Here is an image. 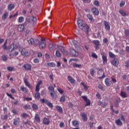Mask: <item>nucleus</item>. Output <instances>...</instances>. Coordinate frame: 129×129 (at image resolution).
<instances>
[{"label":"nucleus","mask_w":129,"mask_h":129,"mask_svg":"<svg viewBox=\"0 0 129 129\" xmlns=\"http://www.w3.org/2000/svg\"><path fill=\"white\" fill-rule=\"evenodd\" d=\"M77 24L78 27L80 28V29H81V30L86 32V34L87 35L89 34V31H90V29H89V26H88L87 24H85L84 21H83V20H78L77 21Z\"/></svg>","instance_id":"f257e3e1"},{"label":"nucleus","mask_w":129,"mask_h":129,"mask_svg":"<svg viewBox=\"0 0 129 129\" xmlns=\"http://www.w3.org/2000/svg\"><path fill=\"white\" fill-rule=\"evenodd\" d=\"M40 49H44L46 47V40L44 38H42L40 41L39 39H36L34 40V45H39Z\"/></svg>","instance_id":"f03ea898"},{"label":"nucleus","mask_w":129,"mask_h":129,"mask_svg":"<svg viewBox=\"0 0 129 129\" xmlns=\"http://www.w3.org/2000/svg\"><path fill=\"white\" fill-rule=\"evenodd\" d=\"M8 44V39H7L3 45V49L4 50H7L8 49L9 51L10 52H13L14 50H15V45L14 44H11L10 46H9L8 47L7 46V44Z\"/></svg>","instance_id":"7ed1b4c3"},{"label":"nucleus","mask_w":129,"mask_h":129,"mask_svg":"<svg viewBox=\"0 0 129 129\" xmlns=\"http://www.w3.org/2000/svg\"><path fill=\"white\" fill-rule=\"evenodd\" d=\"M40 101L41 103H45V104H46V105H48L49 107L52 108L53 106V104H52V103L50 102L49 101L45 99H41Z\"/></svg>","instance_id":"20e7f679"},{"label":"nucleus","mask_w":129,"mask_h":129,"mask_svg":"<svg viewBox=\"0 0 129 129\" xmlns=\"http://www.w3.org/2000/svg\"><path fill=\"white\" fill-rule=\"evenodd\" d=\"M82 98H83V100H84V101L86 102V104L85 105V107H86V106H90V105L91 104V101H90V100L87 98V97H86V96H82Z\"/></svg>","instance_id":"39448f33"},{"label":"nucleus","mask_w":129,"mask_h":129,"mask_svg":"<svg viewBox=\"0 0 129 129\" xmlns=\"http://www.w3.org/2000/svg\"><path fill=\"white\" fill-rule=\"evenodd\" d=\"M19 51L21 52V54L22 56H24L25 57H27V56H29V52H28L26 49L23 48H20Z\"/></svg>","instance_id":"423d86ee"},{"label":"nucleus","mask_w":129,"mask_h":129,"mask_svg":"<svg viewBox=\"0 0 129 129\" xmlns=\"http://www.w3.org/2000/svg\"><path fill=\"white\" fill-rule=\"evenodd\" d=\"M91 12L93 13L94 16H98L99 15V11H98V9H97L96 7H93L91 9Z\"/></svg>","instance_id":"0eeeda50"},{"label":"nucleus","mask_w":129,"mask_h":129,"mask_svg":"<svg viewBox=\"0 0 129 129\" xmlns=\"http://www.w3.org/2000/svg\"><path fill=\"white\" fill-rule=\"evenodd\" d=\"M70 51L71 55H72L73 57H77V56H78V52L76 51L75 49H70Z\"/></svg>","instance_id":"6e6552de"},{"label":"nucleus","mask_w":129,"mask_h":129,"mask_svg":"<svg viewBox=\"0 0 129 129\" xmlns=\"http://www.w3.org/2000/svg\"><path fill=\"white\" fill-rule=\"evenodd\" d=\"M105 84L106 86H110L112 84V82L110 79L107 78L105 79Z\"/></svg>","instance_id":"1a4fd4ad"},{"label":"nucleus","mask_w":129,"mask_h":129,"mask_svg":"<svg viewBox=\"0 0 129 129\" xmlns=\"http://www.w3.org/2000/svg\"><path fill=\"white\" fill-rule=\"evenodd\" d=\"M112 65L113 66H118V63L119 62L118 61V59L116 58H114L113 60L111 61Z\"/></svg>","instance_id":"9d476101"},{"label":"nucleus","mask_w":129,"mask_h":129,"mask_svg":"<svg viewBox=\"0 0 129 129\" xmlns=\"http://www.w3.org/2000/svg\"><path fill=\"white\" fill-rule=\"evenodd\" d=\"M80 115L83 120V121H87V114L85 112H81Z\"/></svg>","instance_id":"9b49d317"},{"label":"nucleus","mask_w":129,"mask_h":129,"mask_svg":"<svg viewBox=\"0 0 129 129\" xmlns=\"http://www.w3.org/2000/svg\"><path fill=\"white\" fill-rule=\"evenodd\" d=\"M93 44L95 45V48L96 50H98L99 49V46H100V44L99 43V41L98 40H94L93 41Z\"/></svg>","instance_id":"f8f14e48"},{"label":"nucleus","mask_w":129,"mask_h":129,"mask_svg":"<svg viewBox=\"0 0 129 129\" xmlns=\"http://www.w3.org/2000/svg\"><path fill=\"white\" fill-rule=\"evenodd\" d=\"M23 67L24 68H25V69H26V70H28L29 71H31V70H32V66L30 64V63L25 64L23 66Z\"/></svg>","instance_id":"ddd939ff"},{"label":"nucleus","mask_w":129,"mask_h":129,"mask_svg":"<svg viewBox=\"0 0 129 129\" xmlns=\"http://www.w3.org/2000/svg\"><path fill=\"white\" fill-rule=\"evenodd\" d=\"M49 93L52 98H53L54 99H56L57 98L58 95H57V93L55 92V91L49 92Z\"/></svg>","instance_id":"4468645a"},{"label":"nucleus","mask_w":129,"mask_h":129,"mask_svg":"<svg viewBox=\"0 0 129 129\" xmlns=\"http://www.w3.org/2000/svg\"><path fill=\"white\" fill-rule=\"evenodd\" d=\"M104 25L105 26V29H106L107 31L110 30V26H109V24L108 23V22H107V21H104Z\"/></svg>","instance_id":"2eb2a0df"},{"label":"nucleus","mask_w":129,"mask_h":129,"mask_svg":"<svg viewBox=\"0 0 129 129\" xmlns=\"http://www.w3.org/2000/svg\"><path fill=\"white\" fill-rule=\"evenodd\" d=\"M20 121L21 120L19 117L16 118L14 119L13 124H14V125H18V124H20Z\"/></svg>","instance_id":"dca6fc26"},{"label":"nucleus","mask_w":129,"mask_h":129,"mask_svg":"<svg viewBox=\"0 0 129 129\" xmlns=\"http://www.w3.org/2000/svg\"><path fill=\"white\" fill-rule=\"evenodd\" d=\"M58 49L62 52V53H64L65 55H68V52L65 50H64V48L62 47L61 46H57Z\"/></svg>","instance_id":"f3484780"},{"label":"nucleus","mask_w":129,"mask_h":129,"mask_svg":"<svg viewBox=\"0 0 129 129\" xmlns=\"http://www.w3.org/2000/svg\"><path fill=\"white\" fill-rule=\"evenodd\" d=\"M43 122L44 124L49 125V124H50V119L48 118L44 117L43 120Z\"/></svg>","instance_id":"a211bd4d"},{"label":"nucleus","mask_w":129,"mask_h":129,"mask_svg":"<svg viewBox=\"0 0 129 129\" xmlns=\"http://www.w3.org/2000/svg\"><path fill=\"white\" fill-rule=\"evenodd\" d=\"M119 13L122 16V17H125V16L128 15V14H127V13H126V11L122 9L119 10Z\"/></svg>","instance_id":"6ab92c4d"},{"label":"nucleus","mask_w":129,"mask_h":129,"mask_svg":"<svg viewBox=\"0 0 129 129\" xmlns=\"http://www.w3.org/2000/svg\"><path fill=\"white\" fill-rule=\"evenodd\" d=\"M17 30L19 32H23L25 30V26L23 24L19 25Z\"/></svg>","instance_id":"aec40b11"},{"label":"nucleus","mask_w":129,"mask_h":129,"mask_svg":"<svg viewBox=\"0 0 129 129\" xmlns=\"http://www.w3.org/2000/svg\"><path fill=\"white\" fill-rule=\"evenodd\" d=\"M14 9H15L14 4H10L9 5V6L8 7V11H9L10 12H12V11H13V10H14Z\"/></svg>","instance_id":"412c9836"},{"label":"nucleus","mask_w":129,"mask_h":129,"mask_svg":"<svg viewBox=\"0 0 129 129\" xmlns=\"http://www.w3.org/2000/svg\"><path fill=\"white\" fill-rule=\"evenodd\" d=\"M34 118L36 121H37V122H38V123H40L41 122V118H40V116H39V114H36Z\"/></svg>","instance_id":"4be33fe9"},{"label":"nucleus","mask_w":129,"mask_h":129,"mask_svg":"<svg viewBox=\"0 0 129 129\" xmlns=\"http://www.w3.org/2000/svg\"><path fill=\"white\" fill-rule=\"evenodd\" d=\"M68 78L69 82H70V83H71L72 84H73L75 82V80L73 79L72 77L69 76L68 77Z\"/></svg>","instance_id":"5701e85b"},{"label":"nucleus","mask_w":129,"mask_h":129,"mask_svg":"<svg viewBox=\"0 0 129 129\" xmlns=\"http://www.w3.org/2000/svg\"><path fill=\"white\" fill-rule=\"evenodd\" d=\"M120 96L122 97V98H126V97H127V94L125 92L121 91Z\"/></svg>","instance_id":"b1692460"},{"label":"nucleus","mask_w":129,"mask_h":129,"mask_svg":"<svg viewBox=\"0 0 129 129\" xmlns=\"http://www.w3.org/2000/svg\"><path fill=\"white\" fill-rule=\"evenodd\" d=\"M20 90L24 93H27L28 92V89L24 86L20 87Z\"/></svg>","instance_id":"393cba45"},{"label":"nucleus","mask_w":129,"mask_h":129,"mask_svg":"<svg viewBox=\"0 0 129 129\" xmlns=\"http://www.w3.org/2000/svg\"><path fill=\"white\" fill-rule=\"evenodd\" d=\"M115 122L116 124H117V125H119L120 126H121V125H122V122L120 120V119H118L116 120L115 121Z\"/></svg>","instance_id":"a878e982"},{"label":"nucleus","mask_w":129,"mask_h":129,"mask_svg":"<svg viewBox=\"0 0 129 129\" xmlns=\"http://www.w3.org/2000/svg\"><path fill=\"white\" fill-rule=\"evenodd\" d=\"M56 108L59 113H63V108L60 106H56Z\"/></svg>","instance_id":"bb28decb"},{"label":"nucleus","mask_w":129,"mask_h":129,"mask_svg":"<svg viewBox=\"0 0 129 129\" xmlns=\"http://www.w3.org/2000/svg\"><path fill=\"white\" fill-rule=\"evenodd\" d=\"M9 17V12H6L2 16L3 20H6V19Z\"/></svg>","instance_id":"cd10ccee"},{"label":"nucleus","mask_w":129,"mask_h":129,"mask_svg":"<svg viewBox=\"0 0 129 129\" xmlns=\"http://www.w3.org/2000/svg\"><path fill=\"white\" fill-rule=\"evenodd\" d=\"M102 58L103 59V64H106V63H107V57L105 55H103L102 56Z\"/></svg>","instance_id":"c85d7f7f"},{"label":"nucleus","mask_w":129,"mask_h":129,"mask_svg":"<svg viewBox=\"0 0 129 129\" xmlns=\"http://www.w3.org/2000/svg\"><path fill=\"white\" fill-rule=\"evenodd\" d=\"M47 65L48 67H55V66H56V63L54 62H51L47 63Z\"/></svg>","instance_id":"c756f323"},{"label":"nucleus","mask_w":129,"mask_h":129,"mask_svg":"<svg viewBox=\"0 0 129 129\" xmlns=\"http://www.w3.org/2000/svg\"><path fill=\"white\" fill-rule=\"evenodd\" d=\"M87 17L90 22H92V21H94V19H93V17L92 16V15L88 14L87 15Z\"/></svg>","instance_id":"7c9ffc66"},{"label":"nucleus","mask_w":129,"mask_h":129,"mask_svg":"<svg viewBox=\"0 0 129 129\" xmlns=\"http://www.w3.org/2000/svg\"><path fill=\"white\" fill-rule=\"evenodd\" d=\"M28 42L29 45H34V43H35V40L33 39V38H31L28 41Z\"/></svg>","instance_id":"2f4dec72"},{"label":"nucleus","mask_w":129,"mask_h":129,"mask_svg":"<svg viewBox=\"0 0 129 129\" xmlns=\"http://www.w3.org/2000/svg\"><path fill=\"white\" fill-rule=\"evenodd\" d=\"M66 99V96H65V95H63L60 97L59 99V101L60 102H65Z\"/></svg>","instance_id":"473e14b6"},{"label":"nucleus","mask_w":129,"mask_h":129,"mask_svg":"<svg viewBox=\"0 0 129 129\" xmlns=\"http://www.w3.org/2000/svg\"><path fill=\"white\" fill-rule=\"evenodd\" d=\"M82 65L80 64H77L76 63H74L73 64V67L74 68H80V67H81Z\"/></svg>","instance_id":"72a5a7b5"},{"label":"nucleus","mask_w":129,"mask_h":129,"mask_svg":"<svg viewBox=\"0 0 129 129\" xmlns=\"http://www.w3.org/2000/svg\"><path fill=\"white\" fill-rule=\"evenodd\" d=\"M34 97H35V98H36V99H39L40 97H41L40 93H35V95H34Z\"/></svg>","instance_id":"f704fd0d"},{"label":"nucleus","mask_w":129,"mask_h":129,"mask_svg":"<svg viewBox=\"0 0 129 129\" xmlns=\"http://www.w3.org/2000/svg\"><path fill=\"white\" fill-rule=\"evenodd\" d=\"M32 108L33 109V110H38V105H37V104H33Z\"/></svg>","instance_id":"c9c22d12"},{"label":"nucleus","mask_w":129,"mask_h":129,"mask_svg":"<svg viewBox=\"0 0 129 129\" xmlns=\"http://www.w3.org/2000/svg\"><path fill=\"white\" fill-rule=\"evenodd\" d=\"M55 55L56 57H60L62 56V54H61V53H60V51H59V50H56L55 52Z\"/></svg>","instance_id":"e433bc0d"},{"label":"nucleus","mask_w":129,"mask_h":129,"mask_svg":"<svg viewBox=\"0 0 129 129\" xmlns=\"http://www.w3.org/2000/svg\"><path fill=\"white\" fill-rule=\"evenodd\" d=\"M90 73L91 75V76H94V73H95V72L94 71V69H91L90 70Z\"/></svg>","instance_id":"4c0bfd02"},{"label":"nucleus","mask_w":129,"mask_h":129,"mask_svg":"<svg viewBox=\"0 0 129 129\" xmlns=\"http://www.w3.org/2000/svg\"><path fill=\"white\" fill-rule=\"evenodd\" d=\"M93 5L95 7H99V2L97 0H95L93 3Z\"/></svg>","instance_id":"58836bf2"},{"label":"nucleus","mask_w":129,"mask_h":129,"mask_svg":"<svg viewBox=\"0 0 129 129\" xmlns=\"http://www.w3.org/2000/svg\"><path fill=\"white\" fill-rule=\"evenodd\" d=\"M25 85H26V86H27V87H28L30 89H33V86L30 85L29 82L28 83H26V84H25Z\"/></svg>","instance_id":"ea45409f"},{"label":"nucleus","mask_w":129,"mask_h":129,"mask_svg":"<svg viewBox=\"0 0 129 129\" xmlns=\"http://www.w3.org/2000/svg\"><path fill=\"white\" fill-rule=\"evenodd\" d=\"M54 49H55V46L52 44H49L50 51H53V50H54Z\"/></svg>","instance_id":"a19ab883"},{"label":"nucleus","mask_w":129,"mask_h":129,"mask_svg":"<svg viewBox=\"0 0 129 129\" xmlns=\"http://www.w3.org/2000/svg\"><path fill=\"white\" fill-rule=\"evenodd\" d=\"M25 20V18L23 17H20L19 18L18 22L19 23H23Z\"/></svg>","instance_id":"79ce46f5"},{"label":"nucleus","mask_w":129,"mask_h":129,"mask_svg":"<svg viewBox=\"0 0 129 129\" xmlns=\"http://www.w3.org/2000/svg\"><path fill=\"white\" fill-rule=\"evenodd\" d=\"M81 85H83V86H84V88L85 90H87L88 89V87H87V86H86L84 84V82H81Z\"/></svg>","instance_id":"37998d69"},{"label":"nucleus","mask_w":129,"mask_h":129,"mask_svg":"<svg viewBox=\"0 0 129 129\" xmlns=\"http://www.w3.org/2000/svg\"><path fill=\"white\" fill-rule=\"evenodd\" d=\"M21 117H23V118H25L26 117H28L29 116V115H28L26 113H23V114H21Z\"/></svg>","instance_id":"c03bdc74"},{"label":"nucleus","mask_w":129,"mask_h":129,"mask_svg":"<svg viewBox=\"0 0 129 129\" xmlns=\"http://www.w3.org/2000/svg\"><path fill=\"white\" fill-rule=\"evenodd\" d=\"M48 89L50 91L49 92H52V91H55L54 89V87H53L52 86H50L48 87Z\"/></svg>","instance_id":"a18cd8bd"},{"label":"nucleus","mask_w":129,"mask_h":129,"mask_svg":"<svg viewBox=\"0 0 129 129\" xmlns=\"http://www.w3.org/2000/svg\"><path fill=\"white\" fill-rule=\"evenodd\" d=\"M109 56L110 58H114L115 57V55L110 51L109 52Z\"/></svg>","instance_id":"49530a36"},{"label":"nucleus","mask_w":129,"mask_h":129,"mask_svg":"<svg viewBox=\"0 0 129 129\" xmlns=\"http://www.w3.org/2000/svg\"><path fill=\"white\" fill-rule=\"evenodd\" d=\"M73 124L74 126H77L78 124H79V122L78 121L75 120L73 122Z\"/></svg>","instance_id":"de8ad7c7"},{"label":"nucleus","mask_w":129,"mask_h":129,"mask_svg":"<svg viewBox=\"0 0 129 129\" xmlns=\"http://www.w3.org/2000/svg\"><path fill=\"white\" fill-rule=\"evenodd\" d=\"M96 96L98 99H101V95H100V93H99V92H97L96 93Z\"/></svg>","instance_id":"09e8293b"},{"label":"nucleus","mask_w":129,"mask_h":129,"mask_svg":"<svg viewBox=\"0 0 129 129\" xmlns=\"http://www.w3.org/2000/svg\"><path fill=\"white\" fill-rule=\"evenodd\" d=\"M92 57L93 58H95V59H97V58L98 57V56H97V55H96V53H92Z\"/></svg>","instance_id":"8fccbe9b"},{"label":"nucleus","mask_w":129,"mask_h":129,"mask_svg":"<svg viewBox=\"0 0 129 129\" xmlns=\"http://www.w3.org/2000/svg\"><path fill=\"white\" fill-rule=\"evenodd\" d=\"M7 70H8V71H10L11 72H12V71H14V67H8L7 68Z\"/></svg>","instance_id":"3c124183"},{"label":"nucleus","mask_w":129,"mask_h":129,"mask_svg":"<svg viewBox=\"0 0 129 129\" xmlns=\"http://www.w3.org/2000/svg\"><path fill=\"white\" fill-rule=\"evenodd\" d=\"M24 108L25 109H31V106L29 105H25Z\"/></svg>","instance_id":"603ef678"},{"label":"nucleus","mask_w":129,"mask_h":129,"mask_svg":"<svg viewBox=\"0 0 129 129\" xmlns=\"http://www.w3.org/2000/svg\"><path fill=\"white\" fill-rule=\"evenodd\" d=\"M57 90L60 94H62L64 92V91L61 88H57Z\"/></svg>","instance_id":"864d4df0"},{"label":"nucleus","mask_w":129,"mask_h":129,"mask_svg":"<svg viewBox=\"0 0 129 129\" xmlns=\"http://www.w3.org/2000/svg\"><path fill=\"white\" fill-rule=\"evenodd\" d=\"M39 91H40V86H38L37 85H36V88H35V91L36 92H38Z\"/></svg>","instance_id":"5fc2aeb1"},{"label":"nucleus","mask_w":129,"mask_h":129,"mask_svg":"<svg viewBox=\"0 0 129 129\" xmlns=\"http://www.w3.org/2000/svg\"><path fill=\"white\" fill-rule=\"evenodd\" d=\"M74 106V105H73V103H72V102H69L68 104V106L69 107H70V108H72Z\"/></svg>","instance_id":"6e6d98bb"},{"label":"nucleus","mask_w":129,"mask_h":129,"mask_svg":"<svg viewBox=\"0 0 129 129\" xmlns=\"http://www.w3.org/2000/svg\"><path fill=\"white\" fill-rule=\"evenodd\" d=\"M31 20L32 21L33 23H35V22L37 21V18L36 17L33 16L31 18Z\"/></svg>","instance_id":"4d7b16f0"},{"label":"nucleus","mask_w":129,"mask_h":129,"mask_svg":"<svg viewBox=\"0 0 129 129\" xmlns=\"http://www.w3.org/2000/svg\"><path fill=\"white\" fill-rule=\"evenodd\" d=\"M111 81L113 82V83H116V79L111 77Z\"/></svg>","instance_id":"13d9d810"},{"label":"nucleus","mask_w":129,"mask_h":129,"mask_svg":"<svg viewBox=\"0 0 129 129\" xmlns=\"http://www.w3.org/2000/svg\"><path fill=\"white\" fill-rule=\"evenodd\" d=\"M6 94L8 96H9V97H10V98H11V99H15V97H13V96H12V94H9V93H7Z\"/></svg>","instance_id":"bf43d9fd"},{"label":"nucleus","mask_w":129,"mask_h":129,"mask_svg":"<svg viewBox=\"0 0 129 129\" xmlns=\"http://www.w3.org/2000/svg\"><path fill=\"white\" fill-rule=\"evenodd\" d=\"M2 58L3 61H7V60H8V57L5 55L2 56Z\"/></svg>","instance_id":"052dcab7"},{"label":"nucleus","mask_w":129,"mask_h":129,"mask_svg":"<svg viewBox=\"0 0 129 129\" xmlns=\"http://www.w3.org/2000/svg\"><path fill=\"white\" fill-rule=\"evenodd\" d=\"M124 5H125V2H121L120 4H119V6L121 8L122 7H123V6H124Z\"/></svg>","instance_id":"680f3d73"},{"label":"nucleus","mask_w":129,"mask_h":129,"mask_svg":"<svg viewBox=\"0 0 129 129\" xmlns=\"http://www.w3.org/2000/svg\"><path fill=\"white\" fill-rule=\"evenodd\" d=\"M125 37H127L129 36V30H125Z\"/></svg>","instance_id":"e2e57ef3"},{"label":"nucleus","mask_w":129,"mask_h":129,"mask_svg":"<svg viewBox=\"0 0 129 129\" xmlns=\"http://www.w3.org/2000/svg\"><path fill=\"white\" fill-rule=\"evenodd\" d=\"M83 3L85 4H89L91 2L90 0H83Z\"/></svg>","instance_id":"0e129e2a"},{"label":"nucleus","mask_w":129,"mask_h":129,"mask_svg":"<svg viewBox=\"0 0 129 129\" xmlns=\"http://www.w3.org/2000/svg\"><path fill=\"white\" fill-rule=\"evenodd\" d=\"M33 62L35 64H37V63H39V60L38 59V58H35V59H34Z\"/></svg>","instance_id":"69168bd1"},{"label":"nucleus","mask_w":129,"mask_h":129,"mask_svg":"<svg viewBox=\"0 0 129 129\" xmlns=\"http://www.w3.org/2000/svg\"><path fill=\"white\" fill-rule=\"evenodd\" d=\"M25 100H27V101H30L32 100V98H29V97H25Z\"/></svg>","instance_id":"338daca9"},{"label":"nucleus","mask_w":129,"mask_h":129,"mask_svg":"<svg viewBox=\"0 0 129 129\" xmlns=\"http://www.w3.org/2000/svg\"><path fill=\"white\" fill-rule=\"evenodd\" d=\"M125 64L126 67H129V60H127L126 62H125Z\"/></svg>","instance_id":"774afa93"}]
</instances>
